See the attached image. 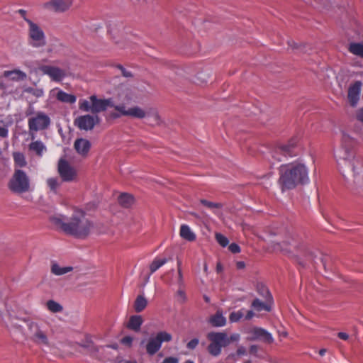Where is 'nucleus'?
I'll return each mask as SVG.
<instances>
[{
  "instance_id": "nucleus-64",
  "label": "nucleus",
  "mask_w": 363,
  "mask_h": 363,
  "mask_svg": "<svg viewBox=\"0 0 363 363\" xmlns=\"http://www.w3.org/2000/svg\"><path fill=\"white\" fill-rule=\"evenodd\" d=\"M98 350H99L98 347H93L91 348V351H92L93 353L95 352H98Z\"/></svg>"
},
{
  "instance_id": "nucleus-23",
  "label": "nucleus",
  "mask_w": 363,
  "mask_h": 363,
  "mask_svg": "<svg viewBox=\"0 0 363 363\" xmlns=\"http://www.w3.org/2000/svg\"><path fill=\"white\" fill-rule=\"evenodd\" d=\"M179 235L182 239L189 242H193L196 239L195 233L186 224H182L180 226Z\"/></svg>"
},
{
  "instance_id": "nucleus-43",
  "label": "nucleus",
  "mask_w": 363,
  "mask_h": 363,
  "mask_svg": "<svg viewBox=\"0 0 363 363\" xmlns=\"http://www.w3.org/2000/svg\"><path fill=\"white\" fill-rule=\"evenodd\" d=\"M9 93L10 94H12L14 97H22L23 96V94L25 93L23 91V86H18L15 89L11 90Z\"/></svg>"
},
{
  "instance_id": "nucleus-48",
  "label": "nucleus",
  "mask_w": 363,
  "mask_h": 363,
  "mask_svg": "<svg viewBox=\"0 0 363 363\" xmlns=\"http://www.w3.org/2000/svg\"><path fill=\"white\" fill-rule=\"evenodd\" d=\"M356 118L358 121L363 123V106L357 110L356 113Z\"/></svg>"
},
{
  "instance_id": "nucleus-57",
  "label": "nucleus",
  "mask_w": 363,
  "mask_h": 363,
  "mask_svg": "<svg viewBox=\"0 0 363 363\" xmlns=\"http://www.w3.org/2000/svg\"><path fill=\"white\" fill-rule=\"evenodd\" d=\"M119 48L121 49H127L130 48L131 45L129 43H122L121 45H119Z\"/></svg>"
},
{
  "instance_id": "nucleus-5",
  "label": "nucleus",
  "mask_w": 363,
  "mask_h": 363,
  "mask_svg": "<svg viewBox=\"0 0 363 363\" xmlns=\"http://www.w3.org/2000/svg\"><path fill=\"white\" fill-rule=\"evenodd\" d=\"M28 339L37 346L50 347V328L51 325L45 320H27Z\"/></svg>"
},
{
  "instance_id": "nucleus-53",
  "label": "nucleus",
  "mask_w": 363,
  "mask_h": 363,
  "mask_svg": "<svg viewBox=\"0 0 363 363\" xmlns=\"http://www.w3.org/2000/svg\"><path fill=\"white\" fill-rule=\"evenodd\" d=\"M337 336H338V337H340V339L344 340H347L349 338L348 334H347L346 333H343V332L338 333Z\"/></svg>"
},
{
  "instance_id": "nucleus-9",
  "label": "nucleus",
  "mask_w": 363,
  "mask_h": 363,
  "mask_svg": "<svg viewBox=\"0 0 363 363\" xmlns=\"http://www.w3.org/2000/svg\"><path fill=\"white\" fill-rule=\"evenodd\" d=\"M28 40L33 48H41L46 44L45 34L39 24L34 21H28Z\"/></svg>"
},
{
  "instance_id": "nucleus-12",
  "label": "nucleus",
  "mask_w": 363,
  "mask_h": 363,
  "mask_svg": "<svg viewBox=\"0 0 363 363\" xmlns=\"http://www.w3.org/2000/svg\"><path fill=\"white\" fill-rule=\"evenodd\" d=\"M57 172L62 182H71L77 180V172L65 158H60L57 164Z\"/></svg>"
},
{
  "instance_id": "nucleus-61",
  "label": "nucleus",
  "mask_w": 363,
  "mask_h": 363,
  "mask_svg": "<svg viewBox=\"0 0 363 363\" xmlns=\"http://www.w3.org/2000/svg\"><path fill=\"white\" fill-rule=\"evenodd\" d=\"M119 363H137L136 361L134 360H121Z\"/></svg>"
},
{
  "instance_id": "nucleus-62",
  "label": "nucleus",
  "mask_w": 363,
  "mask_h": 363,
  "mask_svg": "<svg viewBox=\"0 0 363 363\" xmlns=\"http://www.w3.org/2000/svg\"><path fill=\"white\" fill-rule=\"evenodd\" d=\"M327 350L326 349H321L319 350V354L321 356H323L326 353Z\"/></svg>"
},
{
  "instance_id": "nucleus-28",
  "label": "nucleus",
  "mask_w": 363,
  "mask_h": 363,
  "mask_svg": "<svg viewBox=\"0 0 363 363\" xmlns=\"http://www.w3.org/2000/svg\"><path fill=\"white\" fill-rule=\"evenodd\" d=\"M29 150L35 152L38 156L41 157L43 152L46 151V147L41 141L35 140L29 145Z\"/></svg>"
},
{
  "instance_id": "nucleus-13",
  "label": "nucleus",
  "mask_w": 363,
  "mask_h": 363,
  "mask_svg": "<svg viewBox=\"0 0 363 363\" xmlns=\"http://www.w3.org/2000/svg\"><path fill=\"white\" fill-rule=\"evenodd\" d=\"M74 0H49L43 4V8L55 13L68 12L73 6Z\"/></svg>"
},
{
  "instance_id": "nucleus-37",
  "label": "nucleus",
  "mask_w": 363,
  "mask_h": 363,
  "mask_svg": "<svg viewBox=\"0 0 363 363\" xmlns=\"http://www.w3.org/2000/svg\"><path fill=\"white\" fill-rule=\"evenodd\" d=\"M294 145H284L279 147L274 153L281 152L285 156H291Z\"/></svg>"
},
{
  "instance_id": "nucleus-27",
  "label": "nucleus",
  "mask_w": 363,
  "mask_h": 363,
  "mask_svg": "<svg viewBox=\"0 0 363 363\" xmlns=\"http://www.w3.org/2000/svg\"><path fill=\"white\" fill-rule=\"evenodd\" d=\"M209 321L215 327H222L226 323V319L220 311H218L215 315H212Z\"/></svg>"
},
{
  "instance_id": "nucleus-24",
  "label": "nucleus",
  "mask_w": 363,
  "mask_h": 363,
  "mask_svg": "<svg viewBox=\"0 0 363 363\" xmlns=\"http://www.w3.org/2000/svg\"><path fill=\"white\" fill-rule=\"evenodd\" d=\"M143 323V319L142 316L139 315H134L130 317L126 327L131 330L139 332Z\"/></svg>"
},
{
  "instance_id": "nucleus-56",
  "label": "nucleus",
  "mask_w": 363,
  "mask_h": 363,
  "mask_svg": "<svg viewBox=\"0 0 363 363\" xmlns=\"http://www.w3.org/2000/svg\"><path fill=\"white\" fill-rule=\"evenodd\" d=\"M254 316V313L252 311H247L245 318L246 320H250Z\"/></svg>"
},
{
  "instance_id": "nucleus-46",
  "label": "nucleus",
  "mask_w": 363,
  "mask_h": 363,
  "mask_svg": "<svg viewBox=\"0 0 363 363\" xmlns=\"http://www.w3.org/2000/svg\"><path fill=\"white\" fill-rule=\"evenodd\" d=\"M118 67L120 69V70L122 72V74L125 77H132V74L130 72L126 70L123 66L118 65Z\"/></svg>"
},
{
  "instance_id": "nucleus-14",
  "label": "nucleus",
  "mask_w": 363,
  "mask_h": 363,
  "mask_svg": "<svg viewBox=\"0 0 363 363\" xmlns=\"http://www.w3.org/2000/svg\"><path fill=\"white\" fill-rule=\"evenodd\" d=\"M99 122L100 119L97 115L86 114L76 118L74 123L79 129L88 131L94 129Z\"/></svg>"
},
{
  "instance_id": "nucleus-1",
  "label": "nucleus",
  "mask_w": 363,
  "mask_h": 363,
  "mask_svg": "<svg viewBox=\"0 0 363 363\" xmlns=\"http://www.w3.org/2000/svg\"><path fill=\"white\" fill-rule=\"evenodd\" d=\"M50 220L65 234L80 239L86 238L94 228L93 222L79 209H74L67 216L55 214L50 216Z\"/></svg>"
},
{
  "instance_id": "nucleus-39",
  "label": "nucleus",
  "mask_w": 363,
  "mask_h": 363,
  "mask_svg": "<svg viewBox=\"0 0 363 363\" xmlns=\"http://www.w3.org/2000/svg\"><path fill=\"white\" fill-rule=\"evenodd\" d=\"M244 316V309L238 311H233L229 316V320L232 323L239 321Z\"/></svg>"
},
{
  "instance_id": "nucleus-51",
  "label": "nucleus",
  "mask_w": 363,
  "mask_h": 363,
  "mask_svg": "<svg viewBox=\"0 0 363 363\" xmlns=\"http://www.w3.org/2000/svg\"><path fill=\"white\" fill-rule=\"evenodd\" d=\"M9 134V130L6 128L0 126V137L6 138Z\"/></svg>"
},
{
  "instance_id": "nucleus-17",
  "label": "nucleus",
  "mask_w": 363,
  "mask_h": 363,
  "mask_svg": "<svg viewBox=\"0 0 363 363\" xmlns=\"http://www.w3.org/2000/svg\"><path fill=\"white\" fill-rule=\"evenodd\" d=\"M49 97L50 99L55 98L61 102L68 104H74L77 100L74 95L67 94L58 88L51 89L49 92Z\"/></svg>"
},
{
  "instance_id": "nucleus-33",
  "label": "nucleus",
  "mask_w": 363,
  "mask_h": 363,
  "mask_svg": "<svg viewBox=\"0 0 363 363\" xmlns=\"http://www.w3.org/2000/svg\"><path fill=\"white\" fill-rule=\"evenodd\" d=\"M46 184L50 191L56 194L61 185V182L57 177H50L46 179Z\"/></svg>"
},
{
  "instance_id": "nucleus-38",
  "label": "nucleus",
  "mask_w": 363,
  "mask_h": 363,
  "mask_svg": "<svg viewBox=\"0 0 363 363\" xmlns=\"http://www.w3.org/2000/svg\"><path fill=\"white\" fill-rule=\"evenodd\" d=\"M118 97L121 100L129 101L133 99L132 91L129 89H123L118 94Z\"/></svg>"
},
{
  "instance_id": "nucleus-34",
  "label": "nucleus",
  "mask_w": 363,
  "mask_h": 363,
  "mask_svg": "<svg viewBox=\"0 0 363 363\" xmlns=\"http://www.w3.org/2000/svg\"><path fill=\"white\" fill-rule=\"evenodd\" d=\"M118 202L121 206L128 208L133 203L134 199L130 194H121L118 197Z\"/></svg>"
},
{
  "instance_id": "nucleus-63",
  "label": "nucleus",
  "mask_w": 363,
  "mask_h": 363,
  "mask_svg": "<svg viewBox=\"0 0 363 363\" xmlns=\"http://www.w3.org/2000/svg\"><path fill=\"white\" fill-rule=\"evenodd\" d=\"M216 268H217V271H218V272L221 271V270H222V266H221V264L218 263V264H217V267H216Z\"/></svg>"
},
{
  "instance_id": "nucleus-50",
  "label": "nucleus",
  "mask_w": 363,
  "mask_h": 363,
  "mask_svg": "<svg viewBox=\"0 0 363 363\" xmlns=\"http://www.w3.org/2000/svg\"><path fill=\"white\" fill-rule=\"evenodd\" d=\"M163 363H179V359L174 357H169L163 360Z\"/></svg>"
},
{
  "instance_id": "nucleus-52",
  "label": "nucleus",
  "mask_w": 363,
  "mask_h": 363,
  "mask_svg": "<svg viewBox=\"0 0 363 363\" xmlns=\"http://www.w3.org/2000/svg\"><path fill=\"white\" fill-rule=\"evenodd\" d=\"M178 271V277H177V282L179 285H182L183 284V275L182 269L179 268L177 269Z\"/></svg>"
},
{
  "instance_id": "nucleus-8",
  "label": "nucleus",
  "mask_w": 363,
  "mask_h": 363,
  "mask_svg": "<svg viewBox=\"0 0 363 363\" xmlns=\"http://www.w3.org/2000/svg\"><path fill=\"white\" fill-rule=\"evenodd\" d=\"M207 338L211 342L207 348L208 352L214 357L221 353L222 347L230 344V340L224 333L211 332L208 333Z\"/></svg>"
},
{
  "instance_id": "nucleus-32",
  "label": "nucleus",
  "mask_w": 363,
  "mask_h": 363,
  "mask_svg": "<svg viewBox=\"0 0 363 363\" xmlns=\"http://www.w3.org/2000/svg\"><path fill=\"white\" fill-rule=\"evenodd\" d=\"M93 104L91 99V96H89L87 99H80L79 101V108L84 112H91L93 111Z\"/></svg>"
},
{
  "instance_id": "nucleus-59",
  "label": "nucleus",
  "mask_w": 363,
  "mask_h": 363,
  "mask_svg": "<svg viewBox=\"0 0 363 363\" xmlns=\"http://www.w3.org/2000/svg\"><path fill=\"white\" fill-rule=\"evenodd\" d=\"M177 294L183 299H185V294L184 292L182 290H179L177 292Z\"/></svg>"
},
{
  "instance_id": "nucleus-30",
  "label": "nucleus",
  "mask_w": 363,
  "mask_h": 363,
  "mask_svg": "<svg viewBox=\"0 0 363 363\" xmlns=\"http://www.w3.org/2000/svg\"><path fill=\"white\" fill-rule=\"evenodd\" d=\"M23 91L28 93L36 98H40L44 96V89L40 87H33L23 86Z\"/></svg>"
},
{
  "instance_id": "nucleus-58",
  "label": "nucleus",
  "mask_w": 363,
  "mask_h": 363,
  "mask_svg": "<svg viewBox=\"0 0 363 363\" xmlns=\"http://www.w3.org/2000/svg\"><path fill=\"white\" fill-rule=\"evenodd\" d=\"M237 354H230L227 357V359H233V361L237 360Z\"/></svg>"
},
{
  "instance_id": "nucleus-6",
  "label": "nucleus",
  "mask_w": 363,
  "mask_h": 363,
  "mask_svg": "<svg viewBox=\"0 0 363 363\" xmlns=\"http://www.w3.org/2000/svg\"><path fill=\"white\" fill-rule=\"evenodd\" d=\"M115 110L119 113L118 116H128L138 119L149 118V125L152 126L160 125L162 123L157 110L154 107L143 108L139 106L126 107L123 104H119L115 106Z\"/></svg>"
},
{
  "instance_id": "nucleus-35",
  "label": "nucleus",
  "mask_w": 363,
  "mask_h": 363,
  "mask_svg": "<svg viewBox=\"0 0 363 363\" xmlns=\"http://www.w3.org/2000/svg\"><path fill=\"white\" fill-rule=\"evenodd\" d=\"M167 262V259L155 258L150 265V273L155 272L159 268Z\"/></svg>"
},
{
  "instance_id": "nucleus-18",
  "label": "nucleus",
  "mask_w": 363,
  "mask_h": 363,
  "mask_svg": "<svg viewBox=\"0 0 363 363\" xmlns=\"http://www.w3.org/2000/svg\"><path fill=\"white\" fill-rule=\"evenodd\" d=\"M362 88V82L359 81L355 82L351 84L348 89V101L352 106H356L359 100Z\"/></svg>"
},
{
  "instance_id": "nucleus-26",
  "label": "nucleus",
  "mask_w": 363,
  "mask_h": 363,
  "mask_svg": "<svg viewBox=\"0 0 363 363\" xmlns=\"http://www.w3.org/2000/svg\"><path fill=\"white\" fill-rule=\"evenodd\" d=\"M13 158L14 161V169H21L26 167L27 161L25 155L20 152H13Z\"/></svg>"
},
{
  "instance_id": "nucleus-20",
  "label": "nucleus",
  "mask_w": 363,
  "mask_h": 363,
  "mask_svg": "<svg viewBox=\"0 0 363 363\" xmlns=\"http://www.w3.org/2000/svg\"><path fill=\"white\" fill-rule=\"evenodd\" d=\"M91 143L85 138H78L74 141V147L76 152L82 157L88 156L91 149Z\"/></svg>"
},
{
  "instance_id": "nucleus-44",
  "label": "nucleus",
  "mask_w": 363,
  "mask_h": 363,
  "mask_svg": "<svg viewBox=\"0 0 363 363\" xmlns=\"http://www.w3.org/2000/svg\"><path fill=\"white\" fill-rule=\"evenodd\" d=\"M199 344V340L197 338L192 339L191 341H189L187 344V347L190 350H193L196 348V347Z\"/></svg>"
},
{
  "instance_id": "nucleus-11",
  "label": "nucleus",
  "mask_w": 363,
  "mask_h": 363,
  "mask_svg": "<svg viewBox=\"0 0 363 363\" xmlns=\"http://www.w3.org/2000/svg\"><path fill=\"white\" fill-rule=\"evenodd\" d=\"M28 123L31 139L34 140L35 134L32 132L46 129L50 123V118L44 112L38 111L28 119Z\"/></svg>"
},
{
  "instance_id": "nucleus-2",
  "label": "nucleus",
  "mask_w": 363,
  "mask_h": 363,
  "mask_svg": "<svg viewBox=\"0 0 363 363\" xmlns=\"http://www.w3.org/2000/svg\"><path fill=\"white\" fill-rule=\"evenodd\" d=\"M334 157L340 171L343 172L345 167L351 168L354 182L363 186V175L362 179L359 177L363 172V166L356 157L352 139L348 135H342L340 146L334 150Z\"/></svg>"
},
{
  "instance_id": "nucleus-31",
  "label": "nucleus",
  "mask_w": 363,
  "mask_h": 363,
  "mask_svg": "<svg viewBox=\"0 0 363 363\" xmlns=\"http://www.w3.org/2000/svg\"><path fill=\"white\" fill-rule=\"evenodd\" d=\"M45 305L48 310L53 313H61L63 311V306L54 300L48 301Z\"/></svg>"
},
{
  "instance_id": "nucleus-41",
  "label": "nucleus",
  "mask_w": 363,
  "mask_h": 363,
  "mask_svg": "<svg viewBox=\"0 0 363 363\" xmlns=\"http://www.w3.org/2000/svg\"><path fill=\"white\" fill-rule=\"evenodd\" d=\"M200 203L210 209L220 208L222 207V204L220 203H213L206 199H201Z\"/></svg>"
},
{
  "instance_id": "nucleus-22",
  "label": "nucleus",
  "mask_w": 363,
  "mask_h": 363,
  "mask_svg": "<svg viewBox=\"0 0 363 363\" xmlns=\"http://www.w3.org/2000/svg\"><path fill=\"white\" fill-rule=\"evenodd\" d=\"M4 76L11 81L15 82L23 81L27 78L26 73L20 69L5 71L4 72Z\"/></svg>"
},
{
  "instance_id": "nucleus-3",
  "label": "nucleus",
  "mask_w": 363,
  "mask_h": 363,
  "mask_svg": "<svg viewBox=\"0 0 363 363\" xmlns=\"http://www.w3.org/2000/svg\"><path fill=\"white\" fill-rule=\"evenodd\" d=\"M279 174L278 184L283 191L309 182L308 169L305 164L300 162L281 165Z\"/></svg>"
},
{
  "instance_id": "nucleus-60",
  "label": "nucleus",
  "mask_w": 363,
  "mask_h": 363,
  "mask_svg": "<svg viewBox=\"0 0 363 363\" xmlns=\"http://www.w3.org/2000/svg\"><path fill=\"white\" fill-rule=\"evenodd\" d=\"M136 4L143 5L147 2L148 0H135Z\"/></svg>"
},
{
  "instance_id": "nucleus-4",
  "label": "nucleus",
  "mask_w": 363,
  "mask_h": 363,
  "mask_svg": "<svg viewBox=\"0 0 363 363\" xmlns=\"http://www.w3.org/2000/svg\"><path fill=\"white\" fill-rule=\"evenodd\" d=\"M275 250H280L291 258L300 260L310 256V252L306 243L301 238L289 234L282 240L274 245Z\"/></svg>"
},
{
  "instance_id": "nucleus-7",
  "label": "nucleus",
  "mask_w": 363,
  "mask_h": 363,
  "mask_svg": "<svg viewBox=\"0 0 363 363\" xmlns=\"http://www.w3.org/2000/svg\"><path fill=\"white\" fill-rule=\"evenodd\" d=\"M7 186L9 189L14 194H23L31 190L30 177L21 169H14Z\"/></svg>"
},
{
  "instance_id": "nucleus-40",
  "label": "nucleus",
  "mask_w": 363,
  "mask_h": 363,
  "mask_svg": "<svg viewBox=\"0 0 363 363\" xmlns=\"http://www.w3.org/2000/svg\"><path fill=\"white\" fill-rule=\"evenodd\" d=\"M215 238L216 241L219 243L222 247H226L229 244L228 239L224 236L223 235L216 233L215 235Z\"/></svg>"
},
{
  "instance_id": "nucleus-54",
  "label": "nucleus",
  "mask_w": 363,
  "mask_h": 363,
  "mask_svg": "<svg viewBox=\"0 0 363 363\" xmlns=\"http://www.w3.org/2000/svg\"><path fill=\"white\" fill-rule=\"evenodd\" d=\"M230 340V343L232 342H236L238 341L240 339V335L238 334H233L230 337H228Z\"/></svg>"
},
{
  "instance_id": "nucleus-42",
  "label": "nucleus",
  "mask_w": 363,
  "mask_h": 363,
  "mask_svg": "<svg viewBox=\"0 0 363 363\" xmlns=\"http://www.w3.org/2000/svg\"><path fill=\"white\" fill-rule=\"evenodd\" d=\"M134 338L130 335L124 336L121 340V343L126 347L130 348L133 346Z\"/></svg>"
},
{
  "instance_id": "nucleus-19",
  "label": "nucleus",
  "mask_w": 363,
  "mask_h": 363,
  "mask_svg": "<svg viewBox=\"0 0 363 363\" xmlns=\"http://www.w3.org/2000/svg\"><path fill=\"white\" fill-rule=\"evenodd\" d=\"M263 294L267 298V303H263L259 299H255L253 302L252 303V306L257 311H261L262 310L269 311L271 308L269 303H272V297L268 291L267 289H266L264 286L262 287Z\"/></svg>"
},
{
  "instance_id": "nucleus-16",
  "label": "nucleus",
  "mask_w": 363,
  "mask_h": 363,
  "mask_svg": "<svg viewBox=\"0 0 363 363\" xmlns=\"http://www.w3.org/2000/svg\"><path fill=\"white\" fill-rule=\"evenodd\" d=\"M91 99L93 104V111L94 115L96 113L104 111L108 107H114L111 99H99L96 95H91Z\"/></svg>"
},
{
  "instance_id": "nucleus-15",
  "label": "nucleus",
  "mask_w": 363,
  "mask_h": 363,
  "mask_svg": "<svg viewBox=\"0 0 363 363\" xmlns=\"http://www.w3.org/2000/svg\"><path fill=\"white\" fill-rule=\"evenodd\" d=\"M39 70L55 82L62 81L66 76V72L64 69L51 65H40L38 67Z\"/></svg>"
},
{
  "instance_id": "nucleus-25",
  "label": "nucleus",
  "mask_w": 363,
  "mask_h": 363,
  "mask_svg": "<svg viewBox=\"0 0 363 363\" xmlns=\"http://www.w3.org/2000/svg\"><path fill=\"white\" fill-rule=\"evenodd\" d=\"M50 270L53 274L56 276H61L72 272L73 270V267L69 266H61L57 263L53 262L52 263Z\"/></svg>"
},
{
  "instance_id": "nucleus-55",
  "label": "nucleus",
  "mask_w": 363,
  "mask_h": 363,
  "mask_svg": "<svg viewBox=\"0 0 363 363\" xmlns=\"http://www.w3.org/2000/svg\"><path fill=\"white\" fill-rule=\"evenodd\" d=\"M236 267L238 269H242L245 267V264L242 261L237 262Z\"/></svg>"
},
{
  "instance_id": "nucleus-21",
  "label": "nucleus",
  "mask_w": 363,
  "mask_h": 363,
  "mask_svg": "<svg viewBox=\"0 0 363 363\" xmlns=\"http://www.w3.org/2000/svg\"><path fill=\"white\" fill-rule=\"evenodd\" d=\"M252 335L254 339L259 340L267 343H272L274 341L272 335L262 328H254L252 330Z\"/></svg>"
},
{
  "instance_id": "nucleus-47",
  "label": "nucleus",
  "mask_w": 363,
  "mask_h": 363,
  "mask_svg": "<svg viewBox=\"0 0 363 363\" xmlns=\"http://www.w3.org/2000/svg\"><path fill=\"white\" fill-rule=\"evenodd\" d=\"M18 13L21 16V17L23 18V19L27 23V24L28 25V21H33L32 20H30V18H28L26 16V11L25 10H23V9H20L18 11Z\"/></svg>"
},
{
  "instance_id": "nucleus-45",
  "label": "nucleus",
  "mask_w": 363,
  "mask_h": 363,
  "mask_svg": "<svg viewBox=\"0 0 363 363\" xmlns=\"http://www.w3.org/2000/svg\"><path fill=\"white\" fill-rule=\"evenodd\" d=\"M229 250L233 253H238L240 252V247L235 243L229 245Z\"/></svg>"
},
{
  "instance_id": "nucleus-49",
  "label": "nucleus",
  "mask_w": 363,
  "mask_h": 363,
  "mask_svg": "<svg viewBox=\"0 0 363 363\" xmlns=\"http://www.w3.org/2000/svg\"><path fill=\"white\" fill-rule=\"evenodd\" d=\"M238 357H240V356H243L246 354V349L245 347L243 346H240L237 351H236V353Z\"/></svg>"
},
{
  "instance_id": "nucleus-36",
  "label": "nucleus",
  "mask_w": 363,
  "mask_h": 363,
  "mask_svg": "<svg viewBox=\"0 0 363 363\" xmlns=\"http://www.w3.org/2000/svg\"><path fill=\"white\" fill-rule=\"evenodd\" d=\"M349 50L354 55L363 57V43H351Z\"/></svg>"
},
{
  "instance_id": "nucleus-10",
  "label": "nucleus",
  "mask_w": 363,
  "mask_h": 363,
  "mask_svg": "<svg viewBox=\"0 0 363 363\" xmlns=\"http://www.w3.org/2000/svg\"><path fill=\"white\" fill-rule=\"evenodd\" d=\"M172 340L170 333L164 330L160 331L147 339L145 346V351L147 354L153 356L161 349L162 342H170Z\"/></svg>"
},
{
  "instance_id": "nucleus-29",
  "label": "nucleus",
  "mask_w": 363,
  "mask_h": 363,
  "mask_svg": "<svg viewBox=\"0 0 363 363\" xmlns=\"http://www.w3.org/2000/svg\"><path fill=\"white\" fill-rule=\"evenodd\" d=\"M147 306V300L143 295H138L134 302V310L137 313L142 312Z\"/></svg>"
}]
</instances>
